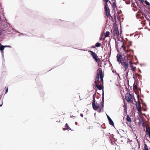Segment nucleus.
<instances>
[{
  "instance_id": "1",
  "label": "nucleus",
  "mask_w": 150,
  "mask_h": 150,
  "mask_svg": "<svg viewBox=\"0 0 150 150\" xmlns=\"http://www.w3.org/2000/svg\"><path fill=\"white\" fill-rule=\"evenodd\" d=\"M96 96V93H95L93 96V100L92 105L93 109L95 110H97L99 107V105L96 101L95 98Z\"/></svg>"
},
{
  "instance_id": "2",
  "label": "nucleus",
  "mask_w": 150,
  "mask_h": 150,
  "mask_svg": "<svg viewBox=\"0 0 150 150\" xmlns=\"http://www.w3.org/2000/svg\"><path fill=\"white\" fill-rule=\"evenodd\" d=\"M88 51L90 53L93 58L95 60V61L97 62L99 61L100 62V64L101 63L100 60L99 58H98V57L96 54L91 50H88Z\"/></svg>"
},
{
  "instance_id": "3",
  "label": "nucleus",
  "mask_w": 150,
  "mask_h": 150,
  "mask_svg": "<svg viewBox=\"0 0 150 150\" xmlns=\"http://www.w3.org/2000/svg\"><path fill=\"white\" fill-rule=\"evenodd\" d=\"M102 107L100 108L98 110V112L100 113L101 112H103V111L104 104V90H102Z\"/></svg>"
},
{
  "instance_id": "4",
  "label": "nucleus",
  "mask_w": 150,
  "mask_h": 150,
  "mask_svg": "<svg viewBox=\"0 0 150 150\" xmlns=\"http://www.w3.org/2000/svg\"><path fill=\"white\" fill-rule=\"evenodd\" d=\"M125 98L127 101L128 102H132L133 100L132 95L131 94L128 93L125 95Z\"/></svg>"
},
{
  "instance_id": "5",
  "label": "nucleus",
  "mask_w": 150,
  "mask_h": 150,
  "mask_svg": "<svg viewBox=\"0 0 150 150\" xmlns=\"http://www.w3.org/2000/svg\"><path fill=\"white\" fill-rule=\"evenodd\" d=\"M125 58L126 57L125 56L123 58V62H122L120 63L121 64H123V67L125 69V71H126L127 69H128V64L127 63V62H126L125 61Z\"/></svg>"
},
{
  "instance_id": "6",
  "label": "nucleus",
  "mask_w": 150,
  "mask_h": 150,
  "mask_svg": "<svg viewBox=\"0 0 150 150\" xmlns=\"http://www.w3.org/2000/svg\"><path fill=\"white\" fill-rule=\"evenodd\" d=\"M116 57L117 59V61L119 62V64H120L123 61V59L122 55L119 54H117Z\"/></svg>"
},
{
  "instance_id": "7",
  "label": "nucleus",
  "mask_w": 150,
  "mask_h": 150,
  "mask_svg": "<svg viewBox=\"0 0 150 150\" xmlns=\"http://www.w3.org/2000/svg\"><path fill=\"white\" fill-rule=\"evenodd\" d=\"M104 8L107 16V17H108L109 16H111V15L110 13V11H108V10H109L108 6H105Z\"/></svg>"
},
{
  "instance_id": "8",
  "label": "nucleus",
  "mask_w": 150,
  "mask_h": 150,
  "mask_svg": "<svg viewBox=\"0 0 150 150\" xmlns=\"http://www.w3.org/2000/svg\"><path fill=\"white\" fill-rule=\"evenodd\" d=\"M138 103L137 101H136V108L137 110L139 112H140L141 111V106L140 105V103L138 101Z\"/></svg>"
},
{
  "instance_id": "9",
  "label": "nucleus",
  "mask_w": 150,
  "mask_h": 150,
  "mask_svg": "<svg viewBox=\"0 0 150 150\" xmlns=\"http://www.w3.org/2000/svg\"><path fill=\"white\" fill-rule=\"evenodd\" d=\"M113 34L115 36H117L119 35V31L118 28H115L113 30Z\"/></svg>"
},
{
  "instance_id": "10",
  "label": "nucleus",
  "mask_w": 150,
  "mask_h": 150,
  "mask_svg": "<svg viewBox=\"0 0 150 150\" xmlns=\"http://www.w3.org/2000/svg\"><path fill=\"white\" fill-rule=\"evenodd\" d=\"M99 75L98 73L97 74V76L96 77V78L94 81V83L95 84H96V83L98 84V82L99 81Z\"/></svg>"
},
{
  "instance_id": "11",
  "label": "nucleus",
  "mask_w": 150,
  "mask_h": 150,
  "mask_svg": "<svg viewBox=\"0 0 150 150\" xmlns=\"http://www.w3.org/2000/svg\"><path fill=\"white\" fill-rule=\"evenodd\" d=\"M111 139H112L113 140H115L116 141H117V139H115V138L114 137V135L113 134H110V137H109L108 140L109 141L111 140Z\"/></svg>"
},
{
  "instance_id": "12",
  "label": "nucleus",
  "mask_w": 150,
  "mask_h": 150,
  "mask_svg": "<svg viewBox=\"0 0 150 150\" xmlns=\"http://www.w3.org/2000/svg\"><path fill=\"white\" fill-rule=\"evenodd\" d=\"M65 127L66 128V130L69 129V130H72L71 128L69 127L67 123L66 124ZM63 130H66V129L64 128H63Z\"/></svg>"
},
{
  "instance_id": "13",
  "label": "nucleus",
  "mask_w": 150,
  "mask_h": 150,
  "mask_svg": "<svg viewBox=\"0 0 150 150\" xmlns=\"http://www.w3.org/2000/svg\"><path fill=\"white\" fill-rule=\"evenodd\" d=\"M108 120L109 122V124L110 125L114 127V123L113 121H112V119H111Z\"/></svg>"
},
{
  "instance_id": "14",
  "label": "nucleus",
  "mask_w": 150,
  "mask_h": 150,
  "mask_svg": "<svg viewBox=\"0 0 150 150\" xmlns=\"http://www.w3.org/2000/svg\"><path fill=\"white\" fill-rule=\"evenodd\" d=\"M96 87L98 88L99 90H101L102 89V86L100 85L99 86L98 85V83L95 84Z\"/></svg>"
},
{
  "instance_id": "15",
  "label": "nucleus",
  "mask_w": 150,
  "mask_h": 150,
  "mask_svg": "<svg viewBox=\"0 0 150 150\" xmlns=\"http://www.w3.org/2000/svg\"><path fill=\"white\" fill-rule=\"evenodd\" d=\"M112 7L113 8H117V6L116 5V1L113 3Z\"/></svg>"
},
{
  "instance_id": "16",
  "label": "nucleus",
  "mask_w": 150,
  "mask_h": 150,
  "mask_svg": "<svg viewBox=\"0 0 150 150\" xmlns=\"http://www.w3.org/2000/svg\"><path fill=\"white\" fill-rule=\"evenodd\" d=\"M127 120L129 122H131L132 121V120L131 118L130 117L129 115H127V116L126 118Z\"/></svg>"
},
{
  "instance_id": "17",
  "label": "nucleus",
  "mask_w": 150,
  "mask_h": 150,
  "mask_svg": "<svg viewBox=\"0 0 150 150\" xmlns=\"http://www.w3.org/2000/svg\"><path fill=\"white\" fill-rule=\"evenodd\" d=\"M123 107L124 108V113L125 114H127V105H123Z\"/></svg>"
},
{
  "instance_id": "18",
  "label": "nucleus",
  "mask_w": 150,
  "mask_h": 150,
  "mask_svg": "<svg viewBox=\"0 0 150 150\" xmlns=\"http://www.w3.org/2000/svg\"><path fill=\"white\" fill-rule=\"evenodd\" d=\"M101 45V44L98 42L96 43L95 44L96 47H100Z\"/></svg>"
},
{
  "instance_id": "19",
  "label": "nucleus",
  "mask_w": 150,
  "mask_h": 150,
  "mask_svg": "<svg viewBox=\"0 0 150 150\" xmlns=\"http://www.w3.org/2000/svg\"><path fill=\"white\" fill-rule=\"evenodd\" d=\"M6 47V46L5 45H1V46L0 47V50L1 51L4 50V48Z\"/></svg>"
},
{
  "instance_id": "20",
  "label": "nucleus",
  "mask_w": 150,
  "mask_h": 150,
  "mask_svg": "<svg viewBox=\"0 0 150 150\" xmlns=\"http://www.w3.org/2000/svg\"><path fill=\"white\" fill-rule=\"evenodd\" d=\"M109 32L108 31H106L105 34V37H109Z\"/></svg>"
},
{
  "instance_id": "21",
  "label": "nucleus",
  "mask_w": 150,
  "mask_h": 150,
  "mask_svg": "<svg viewBox=\"0 0 150 150\" xmlns=\"http://www.w3.org/2000/svg\"><path fill=\"white\" fill-rule=\"evenodd\" d=\"M144 150H149L147 145L145 143L144 144Z\"/></svg>"
},
{
  "instance_id": "22",
  "label": "nucleus",
  "mask_w": 150,
  "mask_h": 150,
  "mask_svg": "<svg viewBox=\"0 0 150 150\" xmlns=\"http://www.w3.org/2000/svg\"><path fill=\"white\" fill-rule=\"evenodd\" d=\"M148 16L150 18V16L149 15H148ZM145 18H146V19L148 21H150V19L148 17L147 15H146V16H145Z\"/></svg>"
},
{
  "instance_id": "23",
  "label": "nucleus",
  "mask_w": 150,
  "mask_h": 150,
  "mask_svg": "<svg viewBox=\"0 0 150 150\" xmlns=\"http://www.w3.org/2000/svg\"><path fill=\"white\" fill-rule=\"evenodd\" d=\"M103 75H101L100 76V79L101 81L103 83Z\"/></svg>"
},
{
  "instance_id": "24",
  "label": "nucleus",
  "mask_w": 150,
  "mask_h": 150,
  "mask_svg": "<svg viewBox=\"0 0 150 150\" xmlns=\"http://www.w3.org/2000/svg\"><path fill=\"white\" fill-rule=\"evenodd\" d=\"M109 141L112 144L114 145L115 143V141H116L114 140H111Z\"/></svg>"
},
{
  "instance_id": "25",
  "label": "nucleus",
  "mask_w": 150,
  "mask_h": 150,
  "mask_svg": "<svg viewBox=\"0 0 150 150\" xmlns=\"http://www.w3.org/2000/svg\"><path fill=\"white\" fill-rule=\"evenodd\" d=\"M146 132L147 133V135L148 134L150 133V131L148 130V129L147 127L146 128Z\"/></svg>"
},
{
  "instance_id": "26",
  "label": "nucleus",
  "mask_w": 150,
  "mask_h": 150,
  "mask_svg": "<svg viewBox=\"0 0 150 150\" xmlns=\"http://www.w3.org/2000/svg\"><path fill=\"white\" fill-rule=\"evenodd\" d=\"M135 82L134 84L133 88L135 89H137L138 88L137 86V85H135Z\"/></svg>"
},
{
  "instance_id": "27",
  "label": "nucleus",
  "mask_w": 150,
  "mask_h": 150,
  "mask_svg": "<svg viewBox=\"0 0 150 150\" xmlns=\"http://www.w3.org/2000/svg\"><path fill=\"white\" fill-rule=\"evenodd\" d=\"M109 0H103L105 2V6H108V3Z\"/></svg>"
},
{
  "instance_id": "28",
  "label": "nucleus",
  "mask_w": 150,
  "mask_h": 150,
  "mask_svg": "<svg viewBox=\"0 0 150 150\" xmlns=\"http://www.w3.org/2000/svg\"><path fill=\"white\" fill-rule=\"evenodd\" d=\"M145 3L148 6H150V4L149 2L147 0H146L145 1Z\"/></svg>"
},
{
  "instance_id": "29",
  "label": "nucleus",
  "mask_w": 150,
  "mask_h": 150,
  "mask_svg": "<svg viewBox=\"0 0 150 150\" xmlns=\"http://www.w3.org/2000/svg\"><path fill=\"white\" fill-rule=\"evenodd\" d=\"M131 68V70H132V71H133V72L134 73V72L135 71V70L136 69V67H132Z\"/></svg>"
},
{
  "instance_id": "30",
  "label": "nucleus",
  "mask_w": 150,
  "mask_h": 150,
  "mask_svg": "<svg viewBox=\"0 0 150 150\" xmlns=\"http://www.w3.org/2000/svg\"><path fill=\"white\" fill-rule=\"evenodd\" d=\"M141 100L142 101V104L144 106H145V107H146V105L145 103L144 102L143 100L142 99H141Z\"/></svg>"
},
{
  "instance_id": "31",
  "label": "nucleus",
  "mask_w": 150,
  "mask_h": 150,
  "mask_svg": "<svg viewBox=\"0 0 150 150\" xmlns=\"http://www.w3.org/2000/svg\"><path fill=\"white\" fill-rule=\"evenodd\" d=\"M139 122H138L139 125L141 126V122H142L141 120V119L139 118Z\"/></svg>"
},
{
  "instance_id": "32",
  "label": "nucleus",
  "mask_w": 150,
  "mask_h": 150,
  "mask_svg": "<svg viewBox=\"0 0 150 150\" xmlns=\"http://www.w3.org/2000/svg\"><path fill=\"white\" fill-rule=\"evenodd\" d=\"M129 66L130 67H133L132 63L131 62H129Z\"/></svg>"
},
{
  "instance_id": "33",
  "label": "nucleus",
  "mask_w": 150,
  "mask_h": 150,
  "mask_svg": "<svg viewBox=\"0 0 150 150\" xmlns=\"http://www.w3.org/2000/svg\"><path fill=\"white\" fill-rule=\"evenodd\" d=\"M0 51L1 52V54H2V57L3 58H4V50Z\"/></svg>"
},
{
  "instance_id": "34",
  "label": "nucleus",
  "mask_w": 150,
  "mask_h": 150,
  "mask_svg": "<svg viewBox=\"0 0 150 150\" xmlns=\"http://www.w3.org/2000/svg\"><path fill=\"white\" fill-rule=\"evenodd\" d=\"M121 47L123 48V50H125V49L126 48V47L123 44L122 45Z\"/></svg>"
},
{
  "instance_id": "35",
  "label": "nucleus",
  "mask_w": 150,
  "mask_h": 150,
  "mask_svg": "<svg viewBox=\"0 0 150 150\" xmlns=\"http://www.w3.org/2000/svg\"><path fill=\"white\" fill-rule=\"evenodd\" d=\"M99 73L100 74V76L102 75V70L101 69L99 70Z\"/></svg>"
},
{
  "instance_id": "36",
  "label": "nucleus",
  "mask_w": 150,
  "mask_h": 150,
  "mask_svg": "<svg viewBox=\"0 0 150 150\" xmlns=\"http://www.w3.org/2000/svg\"><path fill=\"white\" fill-rule=\"evenodd\" d=\"M110 133H107L106 134L105 136H110Z\"/></svg>"
},
{
  "instance_id": "37",
  "label": "nucleus",
  "mask_w": 150,
  "mask_h": 150,
  "mask_svg": "<svg viewBox=\"0 0 150 150\" xmlns=\"http://www.w3.org/2000/svg\"><path fill=\"white\" fill-rule=\"evenodd\" d=\"M106 115H107V118H108V120L111 119V118H110V116L109 115H108L107 114H106Z\"/></svg>"
},
{
  "instance_id": "38",
  "label": "nucleus",
  "mask_w": 150,
  "mask_h": 150,
  "mask_svg": "<svg viewBox=\"0 0 150 150\" xmlns=\"http://www.w3.org/2000/svg\"><path fill=\"white\" fill-rule=\"evenodd\" d=\"M140 66L141 67L143 66H146V64L145 63H143V64H140Z\"/></svg>"
},
{
  "instance_id": "39",
  "label": "nucleus",
  "mask_w": 150,
  "mask_h": 150,
  "mask_svg": "<svg viewBox=\"0 0 150 150\" xmlns=\"http://www.w3.org/2000/svg\"><path fill=\"white\" fill-rule=\"evenodd\" d=\"M133 78L134 79L135 81V82L136 79H135V77L134 76V73H133Z\"/></svg>"
},
{
  "instance_id": "40",
  "label": "nucleus",
  "mask_w": 150,
  "mask_h": 150,
  "mask_svg": "<svg viewBox=\"0 0 150 150\" xmlns=\"http://www.w3.org/2000/svg\"><path fill=\"white\" fill-rule=\"evenodd\" d=\"M19 33V34L18 35L19 36H20L21 35H25L24 34H23V33Z\"/></svg>"
},
{
  "instance_id": "41",
  "label": "nucleus",
  "mask_w": 150,
  "mask_h": 150,
  "mask_svg": "<svg viewBox=\"0 0 150 150\" xmlns=\"http://www.w3.org/2000/svg\"><path fill=\"white\" fill-rule=\"evenodd\" d=\"M137 142H138V146H140L141 144H140V143L139 142V141H138L137 139Z\"/></svg>"
},
{
  "instance_id": "42",
  "label": "nucleus",
  "mask_w": 150,
  "mask_h": 150,
  "mask_svg": "<svg viewBox=\"0 0 150 150\" xmlns=\"http://www.w3.org/2000/svg\"><path fill=\"white\" fill-rule=\"evenodd\" d=\"M130 51H132V52L133 53H134V50L132 49H129V51L130 52Z\"/></svg>"
},
{
  "instance_id": "43",
  "label": "nucleus",
  "mask_w": 150,
  "mask_h": 150,
  "mask_svg": "<svg viewBox=\"0 0 150 150\" xmlns=\"http://www.w3.org/2000/svg\"><path fill=\"white\" fill-rule=\"evenodd\" d=\"M126 53H127L128 51V50H127L126 49H125V50H123Z\"/></svg>"
},
{
  "instance_id": "44",
  "label": "nucleus",
  "mask_w": 150,
  "mask_h": 150,
  "mask_svg": "<svg viewBox=\"0 0 150 150\" xmlns=\"http://www.w3.org/2000/svg\"><path fill=\"white\" fill-rule=\"evenodd\" d=\"M8 88H7L6 91V92H5V94H6V93L8 92Z\"/></svg>"
},
{
  "instance_id": "45",
  "label": "nucleus",
  "mask_w": 150,
  "mask_h": 150,
  "mask_svg": "<svg viewBox=\"0 0 150 150\" xmlns=\"http://www.w3.org/2000/svg\"><path fill=\"white\" fill-rule=\"evenodd\" d=\"M5 46H6V47H8L11 48L12 47L11 46H10L9 45H5Z\"/></svg>"
},
{
  "instance_id": "46",
  "label": "nucleus",
  "mask_w": 150,
  "mask_h": 150,
  "mask_svg": "<svg viewBox=\"0 0 150 150\" xmlns=\"http://www.w3.org/2000/svg\"><path fill=\"white\" fill-rule=\"evenodd\" d=\"M115 47H116V48L117 49V47H118V45L117 44H116V43Z\"/></svg>"
},
{
  "instance_id": "47",
  "label": "nucleus",
  "mask_w": 150,
  "mask_h": 150,
  "mask_svg": "<svg viewBox=\"0 0 150 150\" xmlns=\"http://www.w3.org/2000/svg\"><path fill=\"white\" fill-rule=\"evenodd\" d=\"M96 47V46L95 45V46H94V45H93L91 47L93 48H95Z\"/></svg>"
},
{
  "instance_id": "48",
  "label": "nucleus",
  "mask_w": 150,
  "mask_h": 150,
  "mask_svg": "<svg viewBox=\"0 0 150 150\" xmlns=\"http://www.w3.org/2000/svg\"><path fill=\"white\" fill-rule=\"evenodd\" d=\"M142 15H144V16H146V15L144 13H142Z\"/></svg>"
},
{
  "instance_id": "49",
  "label": "nucleus",
  "mask_w": 150,
  "mask_h": 150,
  "mask_svg": "<svg viewBox=\"0 0 150 150\" xmlns=\"http://www.w3.org/2000/svg\"><path fill=\"white\" fill-rule=\"evenodd\" d=\"M139 1H140L142 3H143L144 2V0H140Z\"/></svg>"
},
{
  "instance_id": "50",
  "label": "nucleus",
  "mask_w": 150,
  "mask_h": 150,
  "mask_svg": "<svg viewBox=\"0 0 150 150\" xmlns=\"http://www.w3.org/2000/svg\"><path fill=\"white\" fill-rule=\"evenodd\" d=\"M2 34V31L0 29V36Z\"/></svg>"
},
{
  "instance_id": "51",
  "label": "nucleus",
  "mask_w": 150,
  "mask_h": 150,
  "mask_svg": "<svg viewBox=\"0 0 150 150\" xmlns=\"http://www.w3.org/2000/svg\"><path fill=\"white\" fill-rule=\"evenodd\" d=\"M80 116L81 117H83V115L82 113H81L80 114Z\"/></svg>"
},
{
  "instance_id": "52",
  "label": "nucleus",
  "mask_w": 150,
  "mask_h": 150,
  "mask_svg": "<svg viewBox=\"0 0 150 150\" xmlns=\"http://www.w3.org/2000/svg\"><path fill=\"white\" fill-rule=\"evenodd\" d=\"M128 82V88H129V87H130V86H129V81L128 80L127 81Z\"/></svg>"
},
{
  "instance_id": "53",
  "label": "nucleus",
  "mask_w": 150,
  "mask_h": 150,
  "mask_svg": "<svg viewBox=\"0 0 150 150\" xmlns=\"http://www.w3.org/2000/svg\"><path fill=\"white\" fill-rule=\"evenodd\" d=\"M139 69V71H138L139 72H140V73H142L141 70L139 69Z\"/></svg>"
},
{
  "instance_id": "54",
  "label": "nucleus",
  "mask_w": 150,
  "mask_h": 150,
  "mask_svg": "<svg viewBox=\"0 0 150 150\" xmlns=\"http://www.w3.org/2000/svg\"><path fill=\"white\" fill-rule=\"evenodd\" d=\"M2 65H3V67H4L5 66V65L3 63H2Z\"/></svg>"
},
{
  "instance_id": "55",
  "label": "nucleus",
  "mask_w": 150,
  "mask_h": 150,
  "mask_svg": "<svg viewBox=\"0 0 150 150\" xmlns=\"http://www.w3.org/2000/svg\"><path fill=\"white\" fill-rule=\"evenodd\" d=\"M120 33L121 34V32L122 33V30H121V26H120Z\"/></svg>"
},
{
  "instance_id": "56",
  "label": "nucleus",
  "mask_w": 150,
  "mask_h": 150,
  "mask_svg": "<svg viewBox=\"0 0 150 150\" xmlns=\"http://www.w3.org/2000/svg\"><path fill=\"white\" fill-rule=\"evenodd\" d=\"M129 42L130 43V45L132 46V42L131 41H129Z\"/></svg>"
},
{
  "instance_id": "57",
  "label": "nucleus",
  "mask_w": 150,
  "mask_h": 150,
  "mask_svg": "<svg viewBox=\"0 0 150 150\" xmlns=\"http://www.w3.org/2000/svg\"><path fill=\"white\" fill-rule=\"evenodd\" d=\"M146 109H144L143 110L144 111H146Z\"/></svg>"
},
{
  "instance_id": "58",
  "label": "nucleus",
  "mask_w": 150,
  "mask_h": 150,
  "mask_svg": "<svg viewBox=\"0 0 150 150\" xmlns=\"http://www.w3.org/2000/svg\"><path fill=\"white\" fill-rule=\"evenodd\" d=\"M130 57H133V56L131 54V53H130Z\"/></svg>"
},
{
  "instance_id": "59",
  "label": "nucleus",
  "mask_w": 150,
  "mask_h": 150,
  "mask_svg": "<svg viewBox=\"0 0 150 150\" xmlns=\"http://www.w3.org/2000/svg\"><path fill=\"white\" fill-rule=\"evenodd\" d=\"M74 117V118H75V116H73V115L71 116H70V117Z\"/></svg>"
},
{
  "instance_id": "60",
  "label": "nucleus",
  "mask_w": 150,
  "mask_h": 150,
  "mask_svg": "<svg viewBox=\"0 0 150 150\" xmlns=\"http://www.w3.org/2000/svg\"><path fill=\"white\" fill-rule=\"evenodd\" d=\"M15 31L17 33H19L18 31H17L16 30H15Z\"/></svg>"
},
{
  "instance_id": "61",
  "label": "nucleus",
  "mask_w": 150,
  "mask_h": 150,
  "mask_svg": "<svg viewBox=\"0 0 150 150\" xmlns=\"http://www.w3.org/2000/svg\"><path fill=\"white\" fill-rule=\"evenodd\" d=\"M128 76V72H127L126 74V76Z\"/></svg>"
},
{
  "instance_id": "62",
  "label": "nucleus",
  "mask_w": 150,
  "mask_h": 150,
  "mask_svg": "<svg viewBox=\"0 0 150 150\" xmlns=\"http://www.w3.org/2000/svg\"><path fill=\"white\" fill-rule=\"evenodd\" d=\"M75 124L76 125H77V122H75Z\"/></svg>"
},
{
  "instance_id": "63",
  "label": "nucleus",
  "mask_w": 150,
  "mask_h": 150,
  "mask_svg": "<svg viewBox=\"0 0 150 150\" xmlns=\"http://www.w3.org/2000/svg\"><path fill=\"white\" fill-rule=\"evenodd\" d=\"M3 104V102H2V104H0V107H1V106H2V104Z\"/></svg>"
},
{
  "instance_id": "64",
  "label": "nucleus",
  "mask_w": 150,
  "mask_h": 150,
  "mask_svg": "<svg viewBox=\"0 0 150 150\" xmlns=\"http://www.w3.org/2000/svg\"><path fill=\"white\" fill-rule=\"evenodd\" d=\"M138 149H139L140 148V146H138Z\"/></svg>"
}]
</instances>
